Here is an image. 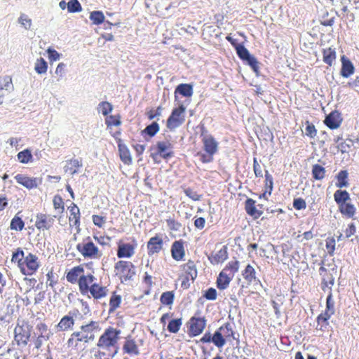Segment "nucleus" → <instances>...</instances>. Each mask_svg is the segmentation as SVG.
<instances>
[{
    "label": "nucleus",
    "mask_w": 359,
    "mask_h": 359,
    "mask_svg": "<svg viewBox=\"0 0 359 359\" xmlns=\"http://www.w3.org/2000/svg\"><path fill=\"white\" fill-rule=\"evenodd\" d=\"M99 327L98 323L91 321L90 323L82 325L81 330L73 332V337L76 338L77 341L88 343L95 339V330Z\"/></svg>",
    "instance_id": "f257e3e1"
},
{
    "label": "nucleus",
    "mask_w": 359,
    "mask_h": 359,
    "mask_svg": "<svg viewBox=\"0 0 359 359\" xmlns=\"http://www.w3.org/2000/svg\"><path fill=\"white\" fill-rule=\"evenodd\" d=\"M119 333L120 331L109 327L100 337L97 344V346L103 349H107L110 347L115 346L117 343Z\"/></svg>",
    "instance_id": "f03ea898"
},
{
    "label": "nucleus",
    "mask_w": 359,
    "mask_h": 359,
    "mask_svg": "<svg viewBox=\"0 0 359 359\" xmlns=\"http://www.w3.org/2000/svg\"><path fill=\"white\" fill-rule=\"evenodd\" d=\"M185 107L181 104L178 107L175 108L167 120V128L170 130H173L179 128L184 122Z\"/></svg>",
    "instance_id": "7ed1b4c3"
},
{
    "label": "nucleus",
    "mask_w": 359,
    "mask_h": 359,
    "mask_svg": "<svg viewBox=\"0 0 359 359\" xmlns=\"http://www.w3.org/2000/svg\"><path fill=\"white\" fill-rule=\"evenodd\" d=\"M114 269L116 275L123 278L125 280H130L135 275V266L130 262L118 261L116 263Z\"/></svg>",
    "instance_id": "20e7f679"
},
{
    "label": "nucleus",
    "mask_w": 359,
    "mask_h": 359,
    "mask_svg": "<svg viewBox=\"0 0 359 359\" xmlns=\"http://www.w3.org/2000/svg\"><path fill=\"white\" fill-rule=\"evenodd\" d=\"M201 137L202 138V142L203 144V149L210 156H212L218 151V142L214 138V137L208 133V131L203 128Z\"/></svg>",
    "instance_id": "39448f33"
},
{
    "label": "nucleus",
    "mask_w": 359,
    "mask_h": 359,
    "mask_svg": "<svg viewBox=\"0 0 359 359\" xmlns=\"http://www.w3.org/2000/svg\"><path fill=\"white\" fill-rule=\"evenodd\" d=\"M39 267L38 258L36 255L29 253L25 257L23 265L21 266V271L27 276L32 275Z\"/></svg>",
    "instance_id": "423d86ee"
},
{
    "label": "nucleus",
    "mask_w": 359,
    "mask_h": 359,
    "mask_svg": "<svg viewBox=\"0 0 359 359\" xmlns=\"http://www.w3.org/2000/svg\"><path fill=\"white\" fill-rule=\"evenodd\" d=\"M76 249L84 257L90 259L95 258L99 252L98 248L90 241L89 238L83 243H79L76 245Z\"/></svg>",
    "instance_id": "0eeeda50"
},
{
    "label": "nucleus",
    "mask_w": 359,
    "mask_h": 359,
    "mask_svg": "<svg viewBox=\"0 0 359 359\" xmlns=\"http://www.w3.org/2000/svg\"><path fill=\"white\" fill-rule=\"evenodd\" d=\"M15 341L18 346H25L30 338V329L28 325H18L14 330Z\"/></svg>",
    "instance_id": "6e6552de"
},
{
    "label": "nucleus",
    "mask_w": 359,
    "mask_h": 359,
    "mask_svg": "<svg viewBox=\"0 0 359 359\" xmlns=\"http://www.w3.org/2000/svg\"><path fill=\"white\" fill-rule=\"evenodd\" d=\"M172 144L168 141H159L156 143V153L152 154L151 156L155 160L156 155H160L164 159H168L173 156Z\"/></svg>",
    "instance_id": "1a4fd4ad"
},
{
    "label": "nucleus",
    "mask_w": 359,
    "mask_h": 359,
    "mask_svg": "<svg viewBox=\"0 0 359 359\" xmlns=\"http://www.w3.org/2000/svg\"><path fill=\"white\" fill-rule=\"evenodd\" d=\"M57 215L51 216L46 214H38L35 222L36 227L39 230H48L53 226Z\"/></svg>",
    "instance_id": "9d476101"
},
{
    "label": "nucleus",
    "mask_w": 359,
    "mask_h": 359,
    "mask_svg": "<svg viewBox=\"0 0 359 359\" xmlns=\"http://www.w3.org/2000/svg\"><path fill=\"white\" fill-rule=\"evenodd\" d=\"M18 183L22 184L25 187L31 189L37 187L41 180L36 177H29L25 175L18 174L15 177Z\"/></svg>",
    "instance_id": "9b49d317"
},
{
    "label": "nucleus",
    "mask_w": 359,
    "mask_h": 359,
    "mask_svg": "<svg viewBox=\"0 0 359 359\" xmlns=\"http://www.w3.org/2000/svg\"><path fill=\"white\" fill-rule=\"evenodd\" d=\"M342 121V118L341 117V114L338 111H333L330 113L324 121L325 124L330 129H337L338 128L341 123Z\"/></svg>",
    "instance_id": "f8f14e48"
},
{
    "label": "nucleus",
    "mask_w": 359,
    "mask_h": 359,
    "mask_svg": "<svg viewBox=\"0 0 359 359\" xmlns=\"http://www.w3.org/2000/svg\"><path fill=\"white\" fill-rule=\"evenodd\" d=\"M206 321L203 318L192 317L190 320V332L193 336H198L203 331Z\"/></svg>",
    "instance_id": "ddd939ff"
},
{
    "label": "nucleus",
    "mask_w": 359,
    "mask_h": 359,
    "mask_svg": "<svg viewBox=\"0 0 359 359\" xmlns=\"http://www.w3.org/2000/svg\"><path fill=\"white\" fill-rule=\"evenodd\" d=\"M341 68L340 74L344 78H348L355 72L353 62L345 55L341 57Z\"/></svg>",
    "instance_id": "4468645a"
},
{
    "label": "nucleus",
    "mask_w": 359,
    "mask_h": 359,
    "mask_svg": "<svg viewBox=\"0 0 359 359\" xmlns=\"http://www.w3.org/2000/svg\"><path fill=\"white\" fill-rule=\"evenodd\" d=\"M228 258L227 247L224 245L219 250L212 252L208 259L212 264H218L224 262Z\"/></svg>",
    "instance_id": "2eb2a0df"
},
{
    "label": "nucleus",
    "mask_w": 359,
    "mask_h": 359,
    "mask_svg": "<svg viewBox=\"0 0 359 359\" xmlns=\"http://www.w3.org/2000/svg\"><path fill=\"white\" fill-rule=\"evenodd\" d=\"M95 280V277L89 274L88 276H81L79 278L78 283L79 290L83 295H86L90 291V284H92Z\"/></svg>",
    "instance_id": "dca6fc26"
},
{
    "label": "nucleus",
    "mask_w": 359,
    "mask_h": 359,
    "mask_svg": "<svg viewBox=\"0 0 359 359\" xmlns=\"http://www.w3.org/2000/svg\"><path fill=\"white\" fill-rule=\"evenodd\" d=\"M162 248L163 240L157 236L151 238L147 243L149 255H153L154 253L159 252Z\"/></svg>",
    "instance_id": "f3484780"
},
{
    "label": "nucleus",
    "mask_w": 359,
    "mask_h": 359,
    "mask_svg": "<svg viewBox=\"0 0 359 359\" xmlns=\"http://www.w3.org/2000/svg\"><path fill=\"white\" fill-rule=\"evenodd\" d=\"M183 269L186 273L184 280H187V282H189L190 280L194 281L197 277L198 273L194 262L191 260H189V262L184 265Z\"/></svg>",
    "instance_id": "a211bd4d"
},
{
    "label": "nucleus",
    "mask_w": 359,
    "mask_h": 359,
    "mask_svg": "<svg viewBox=\"0 0 359 359\" xmlns=\"http://www.w3.org/2000/svg\"><path fill=\"white\" fill-rule=\"evenodd\" d=\"M89 292L95 299H99L107 295L108 289L97 283L91 285Z\"/></svg>",
    "instance_id": "6ab92c4d"
},
{
    "label": "nucleus",
    "mask_w": 359,
    "mask_h": 359,
    "mask_svg": "<svg viewBox=\"0 0 359 359\" xmlns=\"http://www.w3.org/2000/svg\"><path fill=\"white\" fill-rule=\"evenodd\" d=\"M134 252V247L131 244H120L118 247L117 256L118 258H129L133 255Z\"/></svg>",
    "instance_id": "aec40b11"
},
{
    "label": "nucleus",
    "mask_w": 359,
    "mask_h": 359,
    "mask_svg": "<svg viewBox=\"0 0 359 359\" xmlns=\"http://www.w3.org/2000/svg\"><path fill=\"white\" fill-rule=\"evenodd\" d=\"M172 257L174 259L180 261L184 256V249L180 241H175L171 248Z\"/></svg>",
    "instance_id": "412c9836"
},
{
    "label": "nucleus",
    "mask_w": 359,
    "mask_h": 359,
    "mask_svg": "<svg viewBox=\"0 0 359 359\" xmlns=\"http://www.w3.org/2000/svg\"><path fill=\"white\" fill-rule=\"evenodd\" d=\"M245 208L246 212L255 219L259 218L262 215V212L256 208L255 201L252 198H248L245 201Z\"/></svg>",
    "instance_id": "4be33fe9"
},
{
    "label": "nucleus",
    "mask_w": 359,
    "mask_h": 359,
    "mask_svg": "<svg viewBox=\"0 0 359 359\" xmlns=\"http://www.w3.org/2000/svg\"><path fill=\"white\" fill-rule=\"evenodd\" d=\"M120 158L122 162L126 165H130L132 163V158L130 152L124 144L119 143L118 144Z\"/></svg>",
    "instance_id": "5701e85b"
},
{
    "label": "nucleus",
    "mask_w": 359,
    "mask_h": 359,
    "mask_svg": "<svg viewBox=\"0 0 359 359\" xmlns=\"http://www.w3.org/2000/svg\"><path fill=\"white\" fill-rule=\"evenodd\" d=\"M82 167L81 161L72 158L67 161L65 166L64 167L65 171L69 172L72 175L77 173V168Z\"/></svg>",
    "instance_id": "b1692460"
},
{
    "label": "nucleus",
    "mask_w": 359,
    "mask_h": 359,
    "mask_svg": "<svg viewBox=\"0 0 359 359\" xmlns=\"http://www.w3.org/2000/svg\"><path fill=\"white\" fill-rule=\"evenodd\" d=\"M340 212L345 217L348 218H353L355 215L356 209L354 205L350 203H346L343 204H340L339 206Z\"/></svg>",
    "instance_id": "393cba45"
},
{
    "label": "nucleus",
    "mask_w": 359,
    "mask_h": 359,
    "mask_svg": "<svg viewBox=\"0 0 359 359\" xmlns=\"http://www.w3.org/2000/svg\"><path fill=\"white\" fill-rule=\"evenodd\" d=\"M72 313L69 312V315L65 316L60 321L57 325V327L60 330L65 331L73 327L74 324V320L73 316H71Z\"/></svg>",
    "instance_id": "a878e982"
},
{
    "label": "nucleus",
    "mask_w": 359,
    "mask_h": 359,
    "mask_svg": "<svg viewBox=\"0 0 359 359\" xmlns=\"http://www.w3.org/2000/svg\"><path fill=\"white\" fill-rule=\"evenodd\" d=\"M123 350L125 353L130 355H137L140 354L137 345L133 339H127L123 346Z\"/></svg>",
    "instance_id": "bb28decb"
},
{
    "label": "nucleus",
    "mask_w": 359,
    "mask_h": 359,
    "mask_svg": "<svg viewBox=\"0 0 359 359\" xmlns=\"http://www.w3.org/2000/svg\"><path fill=\"white\" fill-rule=\"evenodd\" d=\"M232 276H229L224 271H222L219 274L217 279V286L219 290H224L229 286Z\"/></svg>",
    "instance_id": "cd10ccee"
},
{
    "label": "nucleus",
    "mask_w": 359,
    "mask_h": 359,
    "mask_svg": "<svg viewBox=\"0 0 359 359\" xmlns=\"http://www.w3.org/2000/svg\"><path fill=\"white\" fill-rule=\"evenodd\" d=\"M83 272V268L81 266H75L67 274V280L71 283L77 282L80 273Z\"/></svg>",
    "instance_id": "c85d7f7f"
},
{
    "label": "nucleus",
    "mask_w": 359,
    "mask_h": 359,
    "mask_svg": "<svg viewBox=\"0 0 359 359\" xmlns=\"http://www.w3.org/2000/svg\"><path fill=\"white\" fill-rule=\"evenodd\" d=\"M175 93H179L184 97H191L193 95V86L188 83H181L177 86Z\"/></svg>",
    "instance_id": "c756f323"
},
{
    "label": "nucleus",
    "mask_w": 359,
    "mask_h": 359,
    "mask_svg": "<svg viewBox=\"0 0 359 359\" xmlns=\"http://www.w3.org/2000/svg\"><path fill=\"white\" fill-rule=\"evenodd\" d=\"M334 198L339 206L340 204L346 203L350 200V196L346 190H337L334 194Z\"/></svg>",
    "instance_id": "7c9ffc66"
},
{
    "label": "nucleus",
    "mask_w": 359,
    "mask_h": 359,
    "mask_svg": "<svg viewBox=\"0 0 359 359\" xmlns=\"http://www.w3.org/2000/svg\"><path fill=\"white\" fill-rule=\"evenodd\" d=\"M255 273L256 272L253 266L250 264H248L243 273V276L245 280H246L250 283H252L253 281H257L260 283V280L257 279Z\"/></svg>",
    "instance_id": "2f4dec72"
},
{
    "label": "nucleus",
    "mask_w": 359,
    "mask_h": 359,
    "mask_svg": "<svg viewBox=\"0 0 359 359\" xmlns=\"http://www.w3.org/2000/svg\"><path fill=\"white\" fill-rule=\"evenodd\" d=\"M348 173L347 170H341L337 175L336 178L337 180V182L336 183V187L338 188H344L348 187Z\"/></svg>",
    "instance_id": "473e14b6"
},
{
    "label": "nucleus",
    "mask_w": 359,
    "mask_h": 359,
    "mask_svg": "<svg viewBox=\"0 0 359 359\" xmlns=\"http://www.w3.org/2000/svg\"><path fill=\"white\" fill-rule=\"evenodd\" d=\"M212 342L217 347L222 348L226 344V340L222 334V332L218 329L212 335Z\"/></svg>",
    "instance_id": "72a5a7b5"
},
{
    "label": "nucleus",
    "mask_w": 359,
    "mask_h": 359,
    "mask_svg": "<svg viewBox=\"0 0 359 359\" xmlns=\"http://www.w3.org/2000/svg\"><path fill=\"white\" fill-rule=\"evenodd\" d=\"M336 59V52L331 48L323 50V61L327 65L331 66L333 61Z\"/></svg>",
    "instance_id": "f704fd0d"
},
{
    "label": "nucleus",
    "mask_w": 359,
    "mask_h": 359,
    "mask_svg": "<svg viewBox=\"0 0 359 359\" xmlns=\"http://www.w3.org/2000/svg\"><path fill=\"white\" fill-rule=\"evenodd\" d=\"M48 69V63L43 57H39L36 60L34 65V70L39 74L46 73Z\"/></svg>",
    "instance_id": "c9c22d12"
},
{
    "label": "nucleus",
    "mask_w": 359,
    "mask_h": 359,
    "mask_svg": "<svg viewBox=\"0 0 359 359\" xmlns=\"http://www.w3.org/2000/svg\"><path fill=\"white\" fill-rule=\"evenodd\" d=\"M325 169L320 165L315 164L312 168V175L315 180H320L324 178Z\"/></svg>",
    "instance_id": "e433bc0d"
},
{
    "label": "nucleus",
    "mask_w": 359,
    "mask_h": 359,
    "mask_svg": "<svg viewBox=\"0 0 359 359\" xmlns=\"http://www.w3.org/2000/svg\"><path fill=\"white\" fill-rule=\"evenodd\" d=\"M97 109L99 113H101L104 116H107L111 112L113 106L109 102L103 101L98 104Z\"/></svg>",
    "instance_id": "4c0bfd02"
},
{
    "label": "nucleus",
    "mask_w": 359,
    "mask_h": 359,
    "mask_svg": "<svg viewBox=\"0 0 359 359\" xmlns=\"http://www.w3.org/2000/svg\"><path fill=\"white\" fill-rule=\"evenodd\" d=\"M182 325V318L172 319L168 325V330L170 333H177Z\"/></svg>",
    "instance_id": "58836bf2"
},
{
    "label": "nucleus",
    "mask_w": 359,
    "mask_h": 359,
    "mask_svg": "<svg viewBox=\"0 0 359 359\" xmlns=\"http://www.w3.org/2000/svg\"><path fill=\"white\" fill-rule=\"evenodd\" d=\"M70 212L71 216L69 217V222H74V226L79 224L80 212L79 208L75 204H73V206L71 207Z\"/></svg>",
    "instance_id": "ea45409f"
},
{
    "label": "nucleus",
    "mask_w": 359,
    "mask_h": 359,
    "mask_svg": "<svg viewBox=\"0 0 359 359\" xmlns=\"http://www.w3.org/2000/svg\"><path fill=\"white\" fill-rule=\"evenodd\" d=\"M159 130V126L157 122L154 121L147 126L142 131L143 133L148 135L149 137H154Z\"/></svg>",
    "instance_id": "a19ab883"
},
{
    "label": "nucleus",
    "mask_w": 359,
    "mask_h": 359,
    "mask_svg": "<svg viewBox=\"0 0 359 359\" xmlns=\"http://www.w3.org/2000/svg\"><path fill=\"white\" fill-rule=\"evenodd\" d=\"M90 19L95 25H100L104 22V16L102 11H93L90 13Z\"/></svg>",
    "instance_id": "79ce46f5"
},
{
    "label": "nucleus",
    "mask_w": 359,
    "mask_h": 359,
    "mask_svg": "<svg viewBox=\"0 0 359 359\" xmlns=\"http://www.w3.org/2000/svg\"><path fill=\"white\" fill-rule=\"evenodd\" d=\"M24 226L23 220L20 217L15 216L11 222L10 228L12 230L21 231L23 229Z\"/></svg>",
    "instance_id": "37998d69"
},
{
    "label": "nucleus",
    "mask_w": 359,
    "mask_h": 359,
    "mask_svg": "<svg viewBox=\"0 0 359 359\" xmlns=\"http://www.w3.org/2000/svg\"><path fill=\"white\" fill-rule=\"evenodd\" d=\"M32 158V155L29 149H25L18 154V159L22 163H27Z\"/></svg>",
    "instance_id": "c03bdc74"
},
{
    "label": "nucleus",
    "mask_w": 359,
    "mask_h": 359,
    "mask_svg": "<svg viewBox=\"0 0 359 359\" xmlns=\"http://www.w3.org/2000/svg\"><path fill=\"white\" fill-rule=\"evenodd\" d=\"M253 70L257 76H259V62L255 56L251 55L244 60Z\"/></svg>",
    "instance_id": "a18cd8bd"
},
{
    "label": "nucleus",
    "mask_w": 359,
    "mask_h": 359,
    "mask_svg": "<svg viewBox=\"0 0 359 359\" xmlns=\"http://www.w3.org/2000/svg\"><path fill=\"white\" fill-rule=\"evenodd\" d=\"M121 302V296L114 294L109 301V313L114 311L120 306Z\"/></svg>",
    "instance_id": "49530a36"
},
{
    "label": "nucleus",
    "mask_w": 359,
    "mask_h": 359,
    "mask_svg": "<svg viewBox=\"0 0 359 359\" xmlns=\"http://www.w3.org/2000/svg\"><path fill=\"white\" fill-rule=\"evenodd\" d=\"M53 203L54 208L55 211H57V214H62L65 210L62 198L58 195L55 196Z\"/></svg>",
    "instance_id": "de8ad7c7"
},
{
    "label": "nucleus",
    "mask_w": 359,
    "mask_h": 359,
    "mask_svg": "<svg viewBox=\"0 0 359 359\" xmlns=\"http://www.w3.org/2000/svg\"><path fill=\"white\" fill-rule=\"evenodd\" d=\"M13 87L12 80L10 76L0 77V90H9L13 89Z\"/></svg>",
    "instance_id": "09e8293b"
},
{
    "label": "nucleus",
    "mask_w": 359,
    "mask_h": 359,
    "mask_svg": "<svg viewBox=\"0 0 359 359\" xmlns=\"http://www.w3.org/2000/svg\"><path fill=\"white\" fill-rule=\"evenodd\" d=\"M161 302L164 305H171L174 301V294L172 292H165L161 296Z\"/></svg>",
    "instance_id": "8fccbe9b"
},
{
    "label": "nucleus",
    "mask_w": 359,
    "mask_h": 359,
    "mask_svg": "<svg viewBox=\"0 0 359 359\" xmlns=\"http://www.w3.org/2000/svg\"><path fill=\"white\" fill-rule=\"evenodd\" d=\"M236 50L238 56L243 61H244L251 55L248 50L243 44H241V46H238V47H236Z\"/></svg>",
    "instance_id": "3c124183"
},
{
    "label": "nucleus",
    "mask_w": 359,
    "mask_h": 359,
    "mask_svg": "<svg viewBox=\"0 0 359 359\" xmlns=\"http://www.w3.org/2000/svg\"><path fill=\"white\" fill-rule=\"evenodd\" d=\"M67 10L69 13H76L81 11L82 8L78 0H70L67 3Z\"/></svg>",
    "instance_id": "603ef678"
},
{
    "label": "nucleus",
    "mask_w": 359,
    "mask_h": 359,
    "mask_svg": "<svg viewBox=\"0 0 359 359\" xmlns=\"http://www.w3.org/2000/svg\"><path fill=\"white\" fill-rule=\"evenodd\" d=\"M184 193L185 195L194 201H200L202 198L201 194H198L196 191L193 189L188 187L184 189Z\"/></svg>",
    "instance_id": "864d4df0"
},
{
    "label": "nucleus",
    "mask_w": 359,
    "mask_h": 359,
    "mask_svg": "<svg viewBox=\"0 0 359 359\" xmlns=\"http://www.w3.org/2000/svg\"><path fill=\"white\" fill-rule=\"evenodd\" d=\"M23 258H24V252L23 250L18 249L15 252L13 253L12 255V262H18L19 266L21 268V266L23 265Z\"/></svg>",
    "instance_id": "5fc2aeb1"
},
{
    "label": "nucleus",
    "mask_w": 359,
    "mask_h": 359,
    "mask_svg": "<svg viewBox=\"0 0 359 359\" xmlns=\"http://www.w3.org/2000/svg\"><path fill=\"white\" fill-rule=\"evenodd\" d=\"M219 329L222 332V334L224 335L226 337H233L234 332L233 331L232 326L231 325L230 323H227L224 325L221 326Z\"/></svg>",
    "instance_id": "6e6d98bb"
},
{
    "label": "nucleus",
    "mask_w": 359,
    "mask_h": 359,
    "mask_svg": "<svg viewBox=\"0 0 359 359\" xmlns=\"http://www.w3.org/2000/svg\"><path fill=\"white\" fill-rule=\"evenodd\" d=\"M330 292L327 297L326 299V309L325 310L329 311L333 313L335 312L334 309V301L332 299V294L331 292V286L330 287Z\"/></svg>",
    "instance_id": "4d7b16f0"
},
{
    "label": "nucleus",
    "mask_w": 359,
    "mask_h": 359,
    "mask_svg": "<svg viewBox=\"0 0 359 359\" xmlns=\"http://www.w3.org/2000/svg\"><path fill=\"white\" fill-rule=\"evenodd\" d=\"M18 22L26 29H29L32 25V20L25 14H21L18 18Z\"/></svg>",
    "instance_id": "13d9d810"
},
{
    "label": "nucleus",
    "mask_w": 359,
    "mask_h": 359,
    "mask_svg": "<svg viewBox=\"0 0 359 359\" xmlns=\"http://www.w3.org/2000/svg\"><path fill=\"white\" fill-rule=\"evenodd\" d=\"M353 145V141L350 139L341 142L338 144L337 148L342 154L348 152L349 149Z\"/></svg>",
    "instance_id": "bf43d9fd"
},
{
    "label": "nucleus",
    "mask_w": 359,
    "mask_h": 359,
    "mask_svg": "<svg viewBox=\"0 0 359 359\" xmlns=\"http://www.w3.org/2000/svg\"><path fill=\"white\" fill-rule=\"evenodd\" d=\"M239 262L238 261L230 262L226 266V268L223 270L225 272L229 270L231 273V276L238 271Z\"/></svg>",
    "instance_id": "052dcab7"
},
{
    "label": "nucleus",
    "mask_w": 359,
    "mask_h": 359,
    "mask_svg": "<svg viewBox=\"0 0 359 359\" xmlns=\"http://www.w3.org/2000/svg\"><path fill=\"white\" fill-rule=\"evenodd\" d=\"M317 130L313 124L307 122V125L305 128V135L310 137L311 138L314 137L316 135Z\"/></svg>",
    "instance_id": "680f3d73"
},
{
    "label": "nucleus",
    "mask_w": 359,
    "mask_h": 359,
    "mask_svg": "<svg viewBox=\"0 0 359 359\" xmlns=\"http://www.w3.org/2000/svg\"><path fill=\"white\" fill-rule=\"evenodd\" d=\"M293 207L298 210L305 209L306 207V201L302 198L294 199Z\"/></svg>",
    "instance_id": "e2e57ef3"
},
{
    "label": "nucleus",
    "mask_w": 359,
    "mask_h": 359,
    "mask_svg": "<svg viewBox=\"0 0 359 359\" xmlns=\"http://www.w3.org/2000/svg\"><path fill=\"white\" fill-rule=\"evenodd\" d=\"M105 123L107 125V126H119L121 124L120 120L116 118L115 116H109L106 118Z\"/></svg>",
    "instance_id": "0e129e2a"
},
{
    "label": "nucleus",
    "mask_w": 359,
    "mask_h": 359,
    "mask_svg": "<svg viewBox=\"0 0 359 359\" xmlns=\"http://www.w3.org/2000/svg\"><path fill=\"white\" fill-rule=\"evenodd\" d=\"M203 297L208 300H215L217 298V291L215 288L210 287L205 291Z\"/></svg>",
    "instance_id": "69168bd1"
},
{
    "label": "nucleus",
    "mask_w": 359,
    "mask_h": 359,
    "mask_svg": "<svg viewBox=\"0 0 359 359\" xmlns=\"http://www.w3.org/2000/svg\"><path fill=\"white\" fill-rule=\"evenodd\" d=\"M48 57L50 61H57L60 58V54L54 49L48 48L47 49Z\"/></svg>",
    "instance_id": "338daca9"
},
{
    "label": "nucleus",
    "mask_w": 359,
    "mask_h": 359,
    "mask_svg": "<svg viewBox=\"0 0 359 359\" xmlns=\"http://www.w3.org/2000/svg\"><path fill=\"white\" fill-rule=\"evenodd\" d=\"M162 111H163V109L161 107H157V109L155 111L150 110L147 113L148 118L149 120H153L155 118L160 116L162 114Z\"/></svg>",
    "instance_id": "774afa93"
}]
</instances>
